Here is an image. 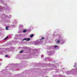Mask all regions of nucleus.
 <instances>
[{
  "label": "nucleus",
  "instance_id": "obj_1",
  "mask_svg": "<svg viewBox=\"0 0 77 77\" xmlns=\"http://www.w3.org/2000/svg\"><path fill=\"white\" fill-rule=\"evenodd\" d=\"M34 36V35L32 34V35H30V38H32V37H33Z\"/></svg>",
  "mask_w": 77,
  "mask_h": 77
},
{
  "label": "nucleus",
  "instance_id": "obj_2",
  "mask_svg": "<svg viewBox=\"0 0 77 77\" xmlns=\"http://www.w3.org/2000/svg\"><path fill=\"white\" fill-rule=\"evenodd\" d=\"M56 42L58 44H59V43H60V40H59L58 41H57Z\"/></svg>",
  "mask_w": 77,
  "mask_h": 77
},
{
  "label": "nucleus",
  "instance_id": "obj_3",
  "mask_svg": "<svg viewBox=\"0 0 77 77\" xmlns=\"http://www.w3.org/2000/svg\"><path fill=\"white\" fill-rule=\"evenodd\" d=\"M8 27H9V26H7L5 28V29L8 30Z\"/></svg>",
  "mask_w": 77,
  "mask_h": 77
},
{
  "label": "nucleus",
  "instance_id": "obj_4",
  "mask_svg": "<svg viewBox=\"0 0 77 77\" xmlns=\"http://www.w3.org/2000/svg\"><path fill=\"white\" fill-rule=\"evenodd\" d=\"M26 29H25L23 31V33H25V32H26Z\"/></svg>",
  "mask_w": 77,
  "mask_h": 77
},
{
  "label": "nucleus",
  "instance_id": "obj_5",
  "mask_svg": "<svg viewBox=\"0 0 77 77\" xmlns=\"http://www.w3.org/2000/svg\"><path fill=\"white\" fill-rule=\"evenodd\" d=\"M30 40V38H27V41H29Z\"/></svg>",
  "mask_w": 77,
  "mask_h": 77
},
{
  "label": "nucleus",
  "instance_id": "obj_6",
  "mask_svg": "<svg viewBox=\"0 0 77 77\" xmlns=\"http://www.w3.org/2000/svg\"><path fill=\"white\" fill-rule=\"evenodd\" d=\"M24 51V50H22L20 52V53H22Z\"/></svg>",
  "mask_w": 77,
  "mask_h": 77
},
{
  "label": "nucleus",
  "instance_id": "obj_7",
  "mask_svg": "<svg viewBox=\"0 0 77 77\" xmlns=\"http://www.w3.org/2000/svg\"><path fill=\"white\" fill-rule=\"evenodd\" d=\"M8 38V36H7V37H6L4 39V40H5V39H7Z\"/></svg>",
  "mask_w": 77,
  "mask_h": 77
},
{
  "label": "nucleus",
  "instance_id": "obj_8",
  "mask_svg": "<svg viewBox=\"0 0 77 77\" xmlns=\"http://www.w3.org/2000/svg\"><path fill=\"white\" fill-rule=\"evenodd\" d=\"M24 40H25V41H26V40H27V39H26V38H24L22 40V41H23Z\"/></svg>",
  "mask_w": 77,
  "mask_h": 77
},
{
  "label": "nucleus",
  "instance_id": "obj_9",
  "mask_svg": "<svg viewBox=\"0 0 77 77\" xmlns=\"http://www.w3.org/2000/svg\"><path fill=\"white\" fill-rule=\"evenodd\" d=\"M57 47H58V46L55 45V46H54V48H57Z\"/></svg>",
  "mask_w": 77,
  "mask_h": 77
},
{
  "label": "nucleus",
  "instance_id": "obj_10",
  "mask_svg": "<svg viewBox=\"0 0 77 77\" xmlns=\"http://www.w3.org/2000/svg\"><path fill=\"white\" fill-rule=\"evenodd\" d=\"M41 57H44V55H41Z\"/></svg>",
  "mask_w": 77,
  "mask_h": 77
},
{
  "label": "nucleus",
  "instance_id": "obj_11",
  "mask_svg": "<svg viewBox=\"0 0 77 77\" xmlns=\"http://www.w3.org/2000/svg\"><path fill=\"white\" fill-rule=\"evenodd\" d=\"M44 39V37H42V40H43Z\"/></svg>",
  "mask_w": 77,
  "mask_h": 77
},
{
  "label": "nucleus",
  "instance_id": "obj_12",
  "mask_svg": "<svg viewBox=\"0 0 77 77\" xmlns=\"http://www.w3.org/2000/svg\"><path fill=\"white\" fill-rule=\"evenodd\" d=\"M8 55H6L5 56V57H8Z\"/></svg>",
  "mask_w": 77,
  "mask_h": 77
},
{
  "label": "nucleus",
  "instance_id": "obj_13",
  "mask_svg": "<svg viewBox=\"0 0 77 77\" xmlns=\"http://www.w3.org/2000/svg\"><path fill=\"white\" fill-rule=\"evenodd\" d=\"M74 67H75V66Z\"/></svg>",
  "mask_w": 77,
  "mask_h": 77
}]
</instances>
